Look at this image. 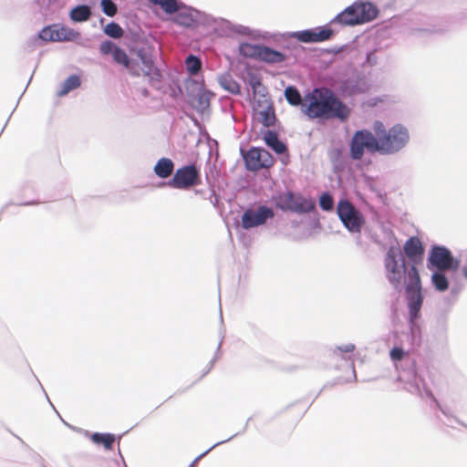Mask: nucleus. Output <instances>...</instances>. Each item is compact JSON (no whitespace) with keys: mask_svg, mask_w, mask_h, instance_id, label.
<instances>
[{"mask_svg":"<svg viewBox=\"0 0 467 467\" xmlns=\"http://www.w3.org/2000/svg\"><path fill=\"white\" fill-rule=\"evenodd\" d=\"M424 246L418 236H410L403 245V251L397 245H390L384 257L386 278L392 287L405 291L408 307V321L412 344L420 341L419 320L424 301L422 285L418 270L424 255Z\"/></svg>","mask_w":467,"mask_h":467,"instance_id":"obj_1","label":"nucleus"},{"mask_svg":"<svg viewBox=\"0 0 467 467\" xmlns=\"http://www.w3.org/2000/svg\"><path fill=\"white\" fill-rule=\"evenodd\" d=\"M302 112L310 119H337L347 122L351 114L350 107L329 87H314L305 94Z\"/></svg>","mask_w":467,"mask_h":467,"instance_id":"obj_2","label":"nucleus"},{"mask_svg":"<svg viewBox=\"0 0 467 467\" xmlns=\"http://www.w3.org/2000/svg\"><path fill=\"white\" fill-rule=\"evenodd\" d=\"M461 260L445 245L432 244L428 252L426 266L431 272V283L438 292H445L450 287L447 273L458 271Z\"/></svg>","mask_w":467,"mask_h":467,"instance_id":"obj_3","label":"nucleus"},{"mask_svg":"<svg viewBox=\"0 0 467 467\" xmlns=\"http://www.w3.org/2000/svg\"><path fill=\"white\" fill-rule=\"evenodd\" d=\"M159 5L165 14L173 15L172 22L184 28H194L210 24L213 16L186 5L182 0H149Z\"/></svg>","mask_w":467,"mask_h":467,"instance_id":"obj_4","label":"nucleus"},{"mask_svg":"<svg viewBox=\"0 0 467 467\" xmlns=\"http://www.w3.org/2000/svg\"><path fill=\"white\" fill-rule=\"evenodd\" d=\"M379 14L378 6L370 1L357 0L336 15L329 24L343 27L364 25L375 20Z\"/></svg>","mask_w":467,"mask_h":467,"instance_id":"obj_5","label":"nucleus"},{"mask_svg":"<svg viewBox=\"0 0 467 467\" xmlns=\"http://www.w3.org/2000/svg\"><path fill=\"white\" fill-rule=\"evenodd\" d=\"M398 379L404 383V389L408 392L420 398L430 399V408L434 410V413L438 410L445 418L452 416L451 410L448 407L442 406L435 398L431 389L426 385L425 380L419 375L414 363H411L408 370H402Z\"/></svg>","mask_w":467,"mask_h":467,"instance_id":"obj_6","label":"nucleus"},{"mask_svg":"<svg viewBox=\"0 0 467 467\" xmlns=\"http://www.w3.org/2000/svg\"><path fill=\"white\" fill-rule=\"evenodd\" d=\"M275 207L282 212L297 214L309 213L316 211V202L306 198L301 193L287 190L273 196Z\"/></svg>","mask_w":467,"mask_h":467,"instance_id":"obj_7","label":"nucleus"},{"mask_svg":"<svg viewBox=\"0 0 467 467\" xmlns=\"http://www.w3.org/2000/svg\"><path fill=\"white\" fill-rule=\"evenodd\" d=\"M410 135L407 127L396 123L388 129L379 146V155L390 156L403 151L410 143Z\"/></svg>","mask_w":467,"mask_h":467,"instance_id":"obj_8","label":"nucleus"},{"mask_svg":"<svg viewBox=\"0 0 467 467\" xmlns=\"http://www.w3.org/2000/svg\"><path fill=\"white\" fill-rule=\"evenodd\" d=\"M369 89L370 84L366 74L357 68L336 82V92L345 99L366 94Z\"/></svg>","mask_w":467,"mask_h":467,"instance_id":"obj_9","label":"nucleus"},{"mask_svg":"<svg viewBox=\"0 0 467 467\" xmlns=\"http://www.w3.org/2000/svg\"><path fill=\"white\" fill-rule=\"evenodd\" d=\"M201 169L195 162L178 168L172 178L166 182H160L159 188L170 187L172 189L188 190L201 184Z\"/></svg>","mask_w":467,"mask_h":467,"instance_id":"obj_10","label":"nucleus"},{"mask_svg":"<svg viewBox=\"0 0 467 467\" xmlns=\"http://www.w3.org/2000/svg\"><path fill=\"white\" fill-rule=\"evenodd\" d=\"M348 158L352 161H360L365 152L379 154V146L374 134L368 129L357 130L350 138Z\"/></svg>","mask_w":467,"mask_h":467,"instance_id":"obj_11","label":"nucleus"},{"mask_svg":"<svg viewBox=\"0 0 467 467\" xmlns=\"http://www.w3.org/2000/svg\"><path fill=\"white\" fill-rule=\"evenodd\" d=\"M337 214L344 227L351 234H359L366 223L363 213L346 198L338 201Z\"/></svg>","mask_w":467,"mask_h":467,"instance_id":"obj_12","label":"nucleus"},{"mask_svg":"<svg viewBox=\"0 0 467 467\" xmlns=\"http://www.w3.org/2000/svg\"><path fill=\"white\" fill-rule=\"evenodd\" d=\"M244 167L249 171L269 169L275 163L273 155L263 147H251L245 153L242 152Z\"/></svg>","mask_w":467,"mask_h":467,"instance_id":"obj_13","label":"nucleus"},{"mask_svg":"<svg viewBox=\"0 0 467 467\" xmlns=\"http://www.w3.org/2000/svg\"><path fill=\"white\" fill-rule=\"evenodd\" d=\"M274 217L275 211L265 204H259L256 209L249 206L243 212L240 225L243 229L249 230L265 224Z\"/></svg>","mask_w":467,"mask_h":467,"instance_id":"obj_14","label":"nucleus"},{"mask_svg":"<svg viewBox=\"0 0 467 467\" xmlns=\"http://www.w3.org/2000/svg\"><path fill=\"white\" fill-rule=\"evenodd\" d=\"M132 54L141 62L143 67V75L149 78V81L153 84L154 82H161L163 78L161 69L156 66L155 59L152 55V50L150 47H133L130 49Z\"/></svg>","mask_w":467,"mask_h":467,"instance_id":"obj_15","label":"nucleus"},{"mask_svg":"<svg viewBox=\"0 0 467 467\" xmlns=\"http://www.w3.org/2000/svg\"><path fill=\"white\" fill-rule=\"evenodd\" d=\"M265 144L281 156V161L287 164L289 161V150L287 144L278 138V133L275 130H262Z\"/></svg>","mask_w":467,"mask_h":467,"instance_id":"obj_16","label":"nucleus"},{"mask_svg":"<svg viewBox=\"0 0 467 467\" xmlns=\"http://www.w3.org/2000/svg\"><path fill=\"white\" fill-rule=\"evenodd\" d=\"M444 31L441 25L440 18L426 15H420L417 18L416 26L411 27L410 34L413 36L438 34Z\"/></svg>","mask_w":467,"mask_h":467,"instance_id":"obj_17","label":"nucleus"},{"mask_svg":"<svg viewBox=\"0 0 467 467\" xmlns=\"http://www.w3.org/2000/svg\"><path fill=\"white\" fill-rule=\"evenodd\" d=\"M112 58L116 63L122 65L125 68H127L131 76H140L139 62L136 59L130 58L127 55L126 51L120 47L117 46L114 50V54L112 55Z\"/></svg>","mask_w":467,"mask_h":467,"instance_id":"obj_18","label":"nucleus"},{"mask_svg":"<svg viewBox=\"0 0 467 467\" xmlns=\"http://www.w3.org/2000/svg\"><path fill=\"white\" fill-rule=\"evenodd\" d=\"M327 154L333 171L336 174L344 172L348 166V156L345 154L343 147H334L328 150Z\"/></svg>","mask_w":467,"mask_h":467,"instance_id":"obj_19","label":"nucleus"},{"mask_svg":"<svg viewBox=\"0 0 467 467\" xmlns=\"http://www.w3.org/2000/svg\"><path fill=\"white\" fill-rule=\"evenodd\" d=\"M288 58V56L282 51L262 44L258 61L268 65L282 63Z\"/></svg>","mask_w":467,"mask_h":467,"instance_id":"obj_20","label":"nucleus"},{"mask_svg":"<svg viewBox=\"0 0 467 467\" xmlns=\"http://www.w3.org/2000/svg\"><path fill=\"white\" fill-rule=\"evenodd\" d=\"M186 71L189 75L186 81L197 84V81L192 77L198 76L202 68V61L201 57L194 54H189L184 60Z\"/></svg>","mask_w":467,"mask_h":467,"instance_id":"obj_21","label":"nucleus"},{"mask_svg":"<svg viewBox=\"0 0 467 467\" xmlns=\"http://www.w3.org/2000/svg\"><path fill=\"white\" fill-rule=\"evenodd\" d=\"M68 16L73 23L87 22L92 16L91 6L87 4H78L70 9Z\"/></svg>","mask_w":467,"mask_h":467,"instance_id":"obj_22","label":"nucleus"},{"mask_svg":"<svg viewBox=\"0 0 467 467\" xmlns=\"http://www.w3.org/2000/svg\"><path fill=\"white\" fill-rule=\"evenodd\" d=\"M174 166L172 160L162 157L155 163L153 171L158 178L166 179L173 172Z\"/></svg>","mask_w":467,"mask_h":467,"instance_id":"obj_23","label":"nucleus"},{"mask_svg":"<svg viewBox=\"0 0 467 467\" xmlns=\"http://www.w3.org/2000/svg\"><path fill=\"white\" fill-rule=\"evenodd\" d=\"M203 26H213L214 33L219 36H232L233 23L227 19L213 16V21Z\"/></svg>","mask_w":467,"mask_h":467,"instance_id":"obj_24","label":"nucleus"},{"mask_svg":"<svg viewBox=\"0 0 467 467\" xmlns=\"http://www.w3.org/2000/svg\"><path fill=\"white\" fill-rule=\"evenodd\" d=\"M218 83L224 90L233 95H239L241 93L240 84L228 72L218 77Z\"/></svg>","mask_w":467,"mask_h":467,"instance_id":"obj_25","label":"nucleus"},{"mask_svg":"<svg viewBox=\"0 0 467 467\" xmlns=\"http://www.w3.org/2000/svg\"><path fill=\"white\" fill-rule=\"evenodd\" d=\"M212 97H214V93L206 89L204 85L202 84L197 95V105L194 106V109L198 112L204 113V111L210 108V100Z\"/></svg>","mask_w":467,"mask_h":467,"instance_id":"obj_26","label":"nucleus"},{"mask_svg":"<svg viewBox=\"0 0 467 467\" xmlns=\"http://www.w3.org/2000/svg\"><path fill=\"white\" fill-rule=\"evenodd\" d=\"M284 96L291 106H300L302 108V105L305 103V96L302 97L299 89L295 85L287 86L284 90Z\"/></svg>","mask_w":467,"mask_h":467,"instance_id":"obj_27","label":"nucleus"},{"mask_svg":"<svg viewBox=\"0 0 467 467\" xmlns=\"http://www.w3.org/2000/svg\"><path fill=\"white\" fill-rule=\"evenodd\" d=\"M332 24H326L324 26H318L316 27H313L314 35H315V42L316 43H321L325 41H329L334 38V36L337 35V31L333 29L330 26Z\"/></svg>","mask_w":467,"mask_h":467,"instance_id":"obj_28","label":"nucleus"},{"mask_svg":"<svg viewBox=\"0 0 467 467\" xmlns=\"http://www.w3.org/2000/svg\"><path fill=\"white\" fill-rule=\"evenodd\" d=\"M262 44H251L249 42L240 43L238 51L239 55L245 58L258 60Z\"/></svg>","mask_w":467,"mask_h":467,"instance_id":"obj_29","label":"nucleus"},{"mask_svg":"<svg viewBox=\"0 0 467 467\" xmlns=\"http://www.w3.org/2000/svg\"><path fill=\"white\" fill-rule=\"evenodd\" d=\"M408 326L410 327L409 324H408ZM420 329L421 330L420 327ZM406 337H407V341H408V345L410 346V348L408 350H405L402 347H398V346L393 347L389 351L390 358L393 361L402 360L405 358V356L407 355V353L410 351V348H414L415 347L420 346L421 343V340H420L418 344H412L410 327H409V332L407 333Z\"/></svg>","mask_w":467,"mask_h":467,"instance_id":"obj_30","label":"nucleus"},{"mask_svg":"<svg viewBox=\"0 0 467 467\" xmlns=\"http://www.w3.org/2000/svg\"><path fill=\"white\" fill-rule=\"evenodd\" d=\"M90 439L97 445H102L105 450H111L116 441V436L109 432H94Z\"/></svg>","mask_w":467,"mask_h":467,"instance_id":"obj_31","label":"nucleus"},{"mask_svg":"<svg viewBox=\"0 0 467 467\" xmlns=\"http://www.w3.org/2000/svg\"><path fill=\"white\" fill-rule=\"evenodd\" d=\"M314 30L315 29L312 27L299 31L286 32L283 35V36L295 38L300 43L312 44L316 43Z\"/></svg>","mask_w":467,"mask_h":467,"instance_id":"obj_32","label":"nucleus"},{"mask_svg":"<svg viewBox=\"0 0 467 467\" xmlns=\"http://www.w3.org/2000/svg\"><path fill=\"white\" fill-rule=\"evenodd\" d=\"M81 85V78L78 75L73 74L65 79L61 85V88L57 92L58 97L66 96L70 91L79 88Z\"/></svg>","mask_w":467,"mask_h":467,"instance_id":"obj_33","label":"nucleus"},{"mask_svg":"<svg viewBox=\"0 0 467 467\" xmlns=\"http://www.w3.org/2000/svg\"><path fill=\"white\" fill-rule=\"evenodd\" d=\"M79 32L64 26L55 30L56 42L73 41L79 36Z\"/></svg>","mask_w":467,"mask_h":467,"instance_id":"obj_34","label":"nucleus"},{"mask_svg":"<svg viewBox=\"0 0 467 467\" xmlns=\"http://www.w3.org/2000/svg\"><path fill=\"white\" fill-rule=\"evenodd\" d=\"M261 116V123L266 127H274L275 122L277 121L276 115L275 112V109L273 103L270 101L265 109L261 110L259 112Z\"/></svg>","mask_w":467,"mask_h":467,"instance_id":"obj_35","label":"nucleus"},{"mask_svg":"<svg viewBox=\"0 0 467 467\" xmlns=\"http://www.w3.org/2000/svg\"><path fill=\"white\" fill-rule=\"evenodd\" d=\"M252 420V417H249L246 420V423L245 425L244 426L243 430L241 431H238L234 434H233L232 436H230L229 438H227L226 440H223V441H218L216 443H214L213 446H211L209 449H207L205 451H203L202 453H201L198 457L195 458V460L190 464L189 467H196L194 466L195 462H198L201 458H202L203 456H205L207 453H209L212 450H213L214 448H216L217 446L219 445H222L223 443H226L228 441H230L231 440H233L234 438L244 433L247 430V427H248V423L249 421Z\"/></svg>","mask_w":467,"mask_h":467,"instance_id":"obj_36","label":"nucleus"},{"mask_svg":"<svg viewBox=\"0 0 467 467\" xmlns=\"http://www.w3.org/2000/svg\"><path fill=\"white\" fill-rule=\"evenodd\" d=\"M233 35L247 36L254 39L261 36L258 31L251 29L249 26L234 23L232 26V36Z\"/></svg>","mask_w":467,"mask_h":467,"instance_id":"obj_37","label":"nucleus"},{"mask_svg":"<svg viewBox=\"0 0 467 467\" xmlns=\"http://www.w3.org/2000/svg\"><path fill=\"white\" fill-rule=\"evenodd\" d=\"M318 204L321 210L332 212L335 205L333 195L329 192H322L318 199Z\"/></svg>","mask_w":467,"mask_h":467,"instance_id":"obj_38","label":"nucleus"},{"mask_svg":"<svg viewBox=\"0 0 467 467\" xmlns=\"http://www.w3.org/2000/svg\"><path fill=\"white\" fill-rule=\"evenodd\" d=\"M104 33L109 37L119 38L123 35V29L119 24L115 21H111L104 27Z\"/></svg>","mask_w":467,"mask_h":467,"instance_id":"obj_39","label":"nucleus"},{"mask_svg":"<svg viewBox=\"0 0 467 467\" xmlns=\"http://www.w3.org/2000/svg\"><path fill=\"white\" fill-rule=\"evenodd\" d=\"M463 286L464 285L462 283L457 282V281L454 282L452 284V285L451 287H449L450 295L444 298V301L446 302V304L453 305L457 301L458 296L462 291Z\"/></svg>","mask_w":467,"mask_h":467,"instance_id":"obj_40","label":"nucleus"},{"mask_svg":"<svg viewBox=\"0 0 467 467\" xmlns=\"http://www.w3.org/2000/svg\"><path fill=\"white\" fill-rule=\"evenodd\" d=\"M57 29L56 25L47 26L41 31L38 32V38L44 42H54L56 41L55 30Z\"/></svg>","mask_w":467,"mask_h":467,"instance_id":"obj_41","label":"nucleus"},{"mask_svg":"<svg viewBox=\"0 0 467 467\" xmlns=\"http://www.w3.org/2000/svg\"><path fill=\"white\" fill-rule=\"evenodd\" d=\"M373 129V134L374 139L376 140L377 143L379 144L380 142V140L387 135L388 129L385 127L384 123L380 120H375L372 126Z\"/></svg>","mask_w":467,"mask_h":467,"instance_id":"obj_42","label":"nucleus"},{"mask_svg":"<svg viewBox=\"0 0 467 467\" xmlns=\"http://www.w3.org/2000/svg\"><path fill=\"white\" fill-rule=\"evenodd\" d=\"M102 12L108 16H114L117 14L118 7L113 0H100Z\"/></svg>","mask_w":467,"mask_h":467,"instance_id":"obj_43","label":"nucleus"},{"mask_svg":"<svg viewBox=\"0 0 467 467\" xmlns=\"http://www.w3.org/2000/svg\"><path fill=\"white\" fill-rule=\"evenodd\" d=\"M434 415H435L436 419L441 422V424H442L443 426L449 427V428H453V425H452L453 422H456L464 428L467 425L454 415L450 416L449 418H446V420H442L441 419V417L439 416V414H437V412H435Z\"/></svg>","mask_w":467,"mask_h":467,"instance_id":"obj_44","label":"nucleus"},{"mask_svg":"<svg viewBox=\"0 0 467 467\" xmlns=\"http://www.w3.org/2000/svg\"><path fill=\"white\" fill-rule=\"evenodd\" d=\"M117 46L118 45H116L111 40H105V41L101 42V44L99 46V50L103 55H111L112 56L114 54V50L117 47Z\"/></svg>","mask_w":467,"mask_h":467,"instance_id":"obj_45","label":"nucleus"},{"mask_svg":"<svg viewBox=\"0 0 467 467\" xmlns=\"http://www.w3.org/2000/svg\"><path fill=\"white\" fill-rule=\"evenodd\" d=\"M261 82H262L261 78L257 74L252 73V72L248 73L247 83L251 87L252 89L254 88L261 86Z\"/></svg>","mask_w":467,"mask_h":467,"instance_id":"obj_46","label":"nucleus"},{"mask_svg":"<svg viewBox=\"0 0 467 467\" xmlns=\"http://www.w3.org/2000/svg\"><path fill=\"white\" fill-rule=\"evenodd\" d=\"M254 96H259L260 98L265 99V101H267L266 96L268 95V91L266 87L261 82V86L254 88L253 89Z\"/></svg>","mask_w":467,"mask_h":467,"instance_id":"obj_47","label":"nucleus"},{"mask_svg":"<svg viewBox=\"0 0 467 467\" xmlns=\"http://www.w3.org/2000/svg\"><path fill=\"white\" fill-rule=\"evenodd\" d=\"M356 347L353 343H348L342 346H337L334 353L336 352H341V353H351L355 350Z\"/></svg>","mask_w":467,"mask_h":467,"instance_id":"obj_48","label":"nucleus"},{"mask_svg":"<svg viewBox=\"0 0 467 467\" xmlns=\"http://www.w3.org/2000/svg\"><path fill=\"white\" fill-rule=\"evenodd\" d=\"M365 62L368 64L369 66H374L378 62V57L376 56V51L371 50L366 54V60Z\"/></svg>","mask_w":467,"mask_h":467,"instance_id":"obj_49","label":"nucleus"},{"mask_svg":"<svg viewBox=\"0 0 467 467\" xmlns=\"http://www.w3.org/2000/svg\"><path fill=\"white\" fill-rule=\"evenodd\" d=\"M214 364H215V359H211L209 364L207 365V367L204 368L201 377L197 379V381L201 380L203 377H205L213 369Z\"/></svg>","mask_w":467,"mask_h":467,"instance_id":"obj_50","label":"nucleus"},{"mask_svg":"<svg viewBox=\"0 0 467 467\" xmlns=\"http://www.w3.org/2000/svg\"><path fill=\"white\" fill-rule=\"evenodd\" d=\"M222 344H223V339H221L220 342L218 343V346L216 348V351H215L214 357L212 358V359H215V362L222 356V351H221Z\"/></svg>","mask_w":467,"mask_h":467,"instance_id":"obj_51","label":"nucleus"},{"mask_svg":"<svg viewBox=\"0 0 467 467\" xmlns=\"http://www.w3.org/2000/svg\"><path fill=\"white\" fill-rule=\"evenodd\" d=\"M439 324L441 326V330L445 333L447 330V317L446 316L441 317L439 319Z\"/></svg>","mask_w":467,"mask_h":467,"instance_id":"obj_52","label":"nucleus"},{"mask_svg":"<svg viewBox=\"0 0 467 467\" xmlns=\"http://www.w3.org/2000/svg\"><path fill=\"white\" fill-rule=\"evenodd\" d=\"M38 203H40L39 201L32 200V201L22 202L15 203V204L19 205V206H30V205H36Z\"/></svg>","mask_w":467,"mask_h":467,"instance_id":"obj_53","label":"nucleus"},{"mask_svg":"<svg viewBox=\"0 0 467 467\" xmlns=\"http://www.w3.org/2000/svg\"><path fill=\"white\" fill-rule=\"evenodd\" d=\"M311 226H312L313 229H317V228H320L321 227V224H320L318 217H315L314 218V220L311 223Z\"/></svg>","mask_w":467,"mask_h":467,"instance_id":"obj_54","label":"nucleus"},{"mask_svg":"<svg viewBox=\"0 0 467 467\" xmlns=\"http://www.w3.org/2000/svg\"><path fill=\"white\" fill-rule=\"evenodd\" d=\"M343 48H344V47H333L331 49H327V52L329 53V54H337L341 50H343Z\"/></svg>","mask_w":467,"mask_h":467,"instance_id":"obj_55","label":"nucleus"},{"mask_svg":"<svg viewBox=\"0 0 467 467\" xmlns=\"http://www.w3.org/2000/svg\"><path fill=\"white\" fill-rule=\"evenodd\" d=\"M351 369H352V378H353V380H356V379H357V375H356L355 366H354V363H353V362L351 363Z\"/></svg>","mask_w":467,"mask_h":467,"instance_id":"obj_56","label":"nucleus"},{"mask_svg":"<svg viewBox=\"0 0 467 467\" xmlns=\"http://www.w3.org/2000/svg\"><path fill=\"white\" fill-rule=\"evenodd\" d=\"M176 92H178V93H179V94H181V95L182 94V88H181V86H180V85H177Z\"/></svg>","mask_w":467,"mask_h":467,"instance_id":"obj_57","label":"nucleus"},{"mask_svg":"<svg viewBox=\"0 0 467 467\" xmlns=\"http://www.w3.org/2000/svg\"><path fill=\"white\" fill-rule=\"evenodd\" d=\"M176 92H178V93H179V94H181V95L182 94V88H181V86H180V85H177Z\"/></svg>","mask_w":467,"mask_h":467,"instance_id":"obj_58","label":"nucleus"},{"mask_svg":"<svg viewBox=\"0 0 467 467\" xmlns=\"http://www.w3.org/2000/svg\"><path fill=\"white\" fill-rule=\"evenodd\" d=\"M327 386H328V384H326V385L323 387V389H322L318 393H317V395L315 396V399H317V398L319 396V394L321 393V391H322L325 388H327Z\"/></svg>","mask_w":467,"mask_h":467,"instance_id":"obj_59","label":"nucleus"},{"mask_svg":"<svg viewBox=\"0 0 467 467\" xmlns=\"http://www.w3.org/2000/svg\"><path fill=\"white\" fill-rule=\"evenodd\" d=\"M42 389H43V391H44V393H45V396L47 397V399L48 402H49V403L51 404V406L54 408L53 404H52V403L50 402V400H49V398H48V396H47V393L45 391V389H44L43 388H42Z\"/></svg>","mask_w":467,"mask_h":467,"instance_id":"obj_60","label":"nucleus"},{"mask_svg":"<svg viewBox=\"0 0 467 467\" xmlns=\"http://www.w3.org/2000/svg\"><path fill=\"white\" fill-rule=\"evenodd\" d=\"M27 88H28V84H27V85H26L25 88L23 89V92H26V89H27Z\"/></svg>","mask_w":467,"mask_h":467,"instance_id":"obj_61","label":"nucleus"},{"mask_svg":"<svg viewBox=\"0 0 467 467\" xmlns=\"http://www.w3.org/2000/svg\"><path fill=\"white\" fill-rule=\"evenodd\" d=\"M27 88H28V84H27V85H26L25 88L23 89V92H26V89H27Z\"/></svg>","mask_w":467,"mask_h":467,"instance_id":"obj_62","label":"nucleus"},{"mask_svg":"<svg viewBox=\"0 0 467 467\" xmlns=\"http://www.w3.org/2000/svg\"><path fill=\"white\" fill-rule=\"evenodd\" d=\"M27 88H28V84H27V85H26L25 88L23 89V92H26V89H27Z\"/></svg>","mask_w":467,"mask_h":467,"instance_id":"obj_63","label":"nucleus"},{"mask_svg":"<svg viewBox=\"0 0 467 467\" xmlns=\"http://www.w3.org/2000/svg\"><path fill=\"white\" fill-rule=\"evenodd\" d=\"M27 88H28V84H27V85H26L25 88L23 89V92H26V89H27Z\"/></svg>","mask_w":467,"mask_h":467,"instance_id":"obj_64","label":"nucleus"}]
</instances>
